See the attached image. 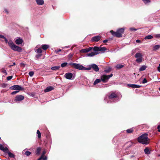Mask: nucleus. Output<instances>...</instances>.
<instances>
[{
    "instance_id": "obj_1",
    "label": "nucleus",
    "mask_w": 160,
    "mask_h": 160,
    "mask_svg": "<svg viewBox=\"0 0 160 160\" xmlns=\"http://www.w3.org/2000/svg\"><path fill=\"white\" fill-rule=\"evenodd\" d=\"M148 135L147 134L145 133L139 137L138 139V142L143 144L145 145L148 144L150 139L148 138Z\"/></svg>"
},
{
    "instance_id": "obj_2",
    "label": "nucleus",
    "mask_w": 160,
    "mask_h": 160,
    "mask_svg": "<svg viewBox=\"0 0 160 160\" xmlns=\"http://www.w3.org/2000/svg\"><path fill=\"white\" fill-rule=\"evenodd\" d=\"M8 43L9 46L12 50L14 51L20 52L22 50V48L21 47L15 45L11 40L8 41Z\"/></svg>"
},
{
    "instance_id": "obj_3",
    "label": "nucleus",
    "mask_w": 160,
    "mask_h": 160,
    "mask_svg": "<svg viewBox=\"0 0 160 160\" xmlns=\"http://www.w3.org/2000/svg\"><path fill=\"white\" fill-rule=\"evenodd\" d=\"M125 29V28H123L118 29L116 32L111 30L110 32L113 36L118 38H121L122 37V34L123 33Z\"/></svg>"
},
{
    "instance_id": "obj_4",
    "label": "nucleus",
    "mask_w": 160,
    "mask_h": 160,
    "mask_svg": "<svg viewBox=\"0 0 160 160\" xmlns=\"http://www.w3.org/2000/svg\"><path fill=\"white\" fill-rule=\"evenodd\" d=\"M68 65L76 69L81 70H86V68L84 67L83 66L80 64L73 62H70L68 63Z\"/></svg>"
},
{
    "instance_id": "obj_5",
    "label": "nucleus",
    "mask_w": 160,
    "mask_h": 160,
    "mask_svg": "<svg viewBox=\"0 0 160 160\" xmlns=\"http://www.w3.org/2000/svg\"><path fill=\"white\" fill-rule=\"evenodd\" d=\"M122 96H118L115 93L111 94L108 97L111 102H116L118 101L121 98Z\"/></svg>"
},
{
    "instance_id": "obj_6",
    "label": "nucleus",
    "mask_w": 160,
    "mask_h": 160,
    "mask_svg": "<svg viewBox=\"0 0 160 160\" xmlns=\"http://www.w3.org/2000/svg\"><path fill=\"white\" fill-rule=\"evenodd\" d=\"M92 68L95 72H97L99 71V69L97 65L95 64H92L88 66L86 68V70H90Z\"/></svg>"
},
{
    "instance_id": "obj_7",
    "label": "nucleus",
    "mask_w": 160,
    "mask_h": 160,
    "mask_svg": "<svg viewBox=\"0 0 160 160\" xmlns=\"http://www.w3.org/2000/svg\"><path fill=\"white\" fill-rule=\"evenodd\" d=\"M135 57L137 59L136 62L138 63H140L142 61V55L139 52L137 53L135 55Z\"/></svg>"
},
{
    "instance_id": "obj_8",
    "label": "nucleus",
    "mask_w": 160,
    "mask_h": 160,
    "mask_svg": "<svg viewBox=\"0 0 160 160\" xmlns=\"http://www.w3.org/2000/svg\"><path fill=\"white\" fill-rule=\"evenodd\" d=\"M113 74H111L109 75H103L101 76V80L104 82H108L109 79L112 77Z\"/></svg>"
},
{
    "instance_id": "obj_9",
    "label": "nucleus",
    "mask_w": 160,
    "mask_h": 160,
    "mask_svg": "<svg viewBox=\"0 0 160 160\" xmlns=\"http://www.w3.org/2000/svg\"><path fill=\"white\" fill-rule=\"evenodd\" d=\"M24 98V97L22 95H17L15 97L14 101L17 103H19L20 101L23 100Z\"/></svg>"
},
{
    "instance_id": "obj_10",
    "label": "nucleus",
    "mask_w": 160,
    "mask_h": 160,
    "mask_svg": "<svg viewBox=\"0 0 160 160\" xmlns=\"http://www.w3.org/2000/svg\"><path fill=\"white\" fill-rule=\"evenodd\" d=\"M10 88L11 90H16L19 91V92L20 90H23V88L21 86L18 85H14L10 87Z\"/></svg>"
},
{
    "instance_id": "obj_11",
    "label": "nucleus",
    "mask_w": 160,
    "mask_h": 160,
    "mask_svg": "<svg viewBox=\"0 0 160 160\" xmlns=\"http://www.w3.org/2000/svg\"><path fill=\"white\" fill-rule=\"evenodd\" d=\"M65 77L67 79H72L73 77V74L71 72L66 73L64 75Z\"/></svg>"
},
{
    "instance_id": "obj_12",
    "label": "nucleus",
    "mask_w": 160,
    "mask_h": 160,
    "mask_svg": "<svg viewBox=\"0 0 160 160\" xmlns=\"http://www.w3.org/2000/svg\"><path fill=\"white\" fill-rule=\"evenodd\" d=\"M92 49V47H90L88 48L82 49L80 51L81 53H86L90 51Z\"/></svg>"
},
{
    "instance_id": "obj_13",
    "label": "nucleus",
    "mask_w": 160,
    "mask_h": 160,
    "mask_svg": "<svg viewBox=\"0 0 160 160\" xmlns=\"http://www.w3.org/2000/svg\"><path fill=\"white\" fill-rule=\"evenodd\" d=\"M127 85L128 87L132 88H138L141 87L140 85L134 84H128Z\"/></svg>"
},
{
    "instance_id": "obj_14",
    "label": "nucleus",
    "mask_w": 160,
    "mask_h": 160,
    "mask_svg": "<svg viewBox=\"0 0 160 160\" xmlns=\"http://www.w3.org/2000/svg\"><path fill=\"white\" fill-rule=\"evenodd\" d=\"M0 149L5 153L8 151V149L6 147H4L3 145L1 144H0Z\"/></svg>"
},
{
    "instance_id": "obj_15",
    "label": "nucleus",
    "mask_w": 160,
    "mask_h": 160,
    "mask_svg": "<svg viewBox=\"0 0 160 160\" xmlns=\"http://www.w3.org/2000/svg\"><path fill=\"white\" fill-rule=\"evenodd\" d=\"M101 37L99 36L93 37L91 39L92 42H98L100 40Z\"/></svg>"
},
{
    "instance_id": "obj_16",
    "label": "nucleus",
    "mask_w": 160,
    "mask_h": 160,
    "mask_svg": "<svg viewBox=\"0 0 160 160\" xmlns=\"http://www.w3.org/2000/svg\"><path fill=\"white\" fill-rule=\"evenodd\" d=\"M15 42L17 44H21L23 42V40L22 38H18L16 39L15 40Z\"/></svg>"
},
{
    "instance_id": "obj_17",
    "label": "nucleus",
    "mask_w": 160,
    "mask_h": 160,
    "mask_svg": "<svg viewBox=\"0 0 160 160\" xmlns=\"http://www.w3.org/2000/svg\"><path fill=\"white\" fill-rule=\"evenodd\" d=\"M53 88L52 86H49L47 87L45 90L44 92H47L51 91L53 90Z\"/></svg>"
},
{
    "instance_id": "obj_18",
    "label": "nucleus",
    "mask_w": 160,
    "mask_h": 160,
    "mask_svg": "<svg viewBox=\"0 0 160 160\" xmlns=\"http://www.w3.org/2000/svg\"><path fill=\"white\" fill-rule=\"evenodd\" d=\"M97 52H91L87 54V56L88 57H92L98 54Z\"/></svg>"
},
{
    "instance_id": "obj_19",
    "label": "nucleus",
    "mask_w": 160,
    "mask_h": 160,
    "mask_svg": "<svg viewBox=\"0 0 160 160\" xmlns=\"http://www.w3.org/2000/svg\"><path fill=\"white\" fill-rule=\"evenodd\" d=\"M6 153H7L8 154V155L9 157L11 158H15V155L12 153L9 152L8 151H8L6 152Z\"/></svg>"
},
{
    "instance_id": "obj_20",
    "label": "nucleus",
    "mask_w": 160,
    "mask_h": 160,
    "mask_svg": "<svg viewBox=\"0 0 160 160\" xmlns=\"http://www.w3.org/2000/svg\"><path fill=\"white\" fill-rule=\"evenodd\" d=\"M37 4L39 5H42L44 3V1L43 0H36Z\"/></svg>"
},
{
    "instance_id": "obj_21",
    "label": "nucleus",
    "mask_w": 160,
    "mask_h": 160,
    "mask_svg": "<svg viewBox=\"0 0 160 160\" xmlns=\"http://www.w3.org/2000/svg\"><path fill=\"white\" fill-rule=\"evenodd\" d=\"M133 144L132 142L130 141L127 142L125 145H127V148H129L132 146Z\"/></svg>"
},
{
    "instance_id": "obj_22",
    "label": "nucleus",
    "mask_w": 160,
    "mask_h": 160,
    "mask_svg": "<svg viewBox=\"0 0 160 160\" xmlns=\"http://www.w3.org/2000/svg\"><path fill=\"white\" fill-rule=\"evenodd\" d=\"M144 151L145 154H150L151 152V151L149 149V148L148 147H147L145 148Z\"/></svg>"
},
{
    "instance_id": "obj_23",
    "label": "nucleus",
    "mask_w": 160,
    "mask_h": 160,
    "mask_svg": "<svg viewBox=\"0 0 160 160\" xmlns=\"http://www.w3.org/2000/svg\"><path fill=\"white\" fill-rule=\"evenodd\" d=\"M160 48V45H157L154 46L153 48V51H157Z\"/></svg>"
},
{
    "instance_id": "obj_24",
    "label": "nucleus",
    "mask_w": 160,
    "mask_h": 160,
    "mask_svg": "<svg viewBox=\"0 0 160 160\" xmlns=\"http://www.w3.org/2000/svg\"><path fill=\"white\" fill-rule=\"evenodd\" d=\"M49 47V46L46 44H43L42 45V48L44 50H46Z\"/></svg>"
},
{
    "instance_id": "obj_25",
    "label": "nucleus",
    "mask_w": 160,
    "mask_h": 160,
    "mask_svg": "<svg viewBox=\"0 0 160 160\" xmlns=\"http://www.w3.org/2000/svg\"><path fill=\"white\" fill-rule=\"evenodd\" d=\"M0 38H2L4 39L6 43H8V41L6 38L4 36L0 34Z\"/></svg>"
},
{
    "instance_id": "obj_26",
    "label": "nucleus",
    "mask_w": 160,
    "mask_h": 160,
    "mask_svg": "<svg viewBox=\"0 0 160 160\" xmlns=\"http://www.w3.org/2000/svg\"><path fill=\"white\" fill-rule=\"evenodd\" d=\"M146 68V67L145 65H142L139 68V71H144L145 70Z\"/></svg>"
},
{
    "instance_id": "obj_27",
    "label": "nucleus",
    "mask_w": 160,
    "mask_h": 160,
    "mask_svg": "<svg viewBox=\"0 0 160 160\" xmlns=\"http://www.w3.org/2000/svg\"><path fill=\"white\" fill-rule=\"evenodd\" d=\"M101 80L100 79H96L95 81L93 83V85H95L98 83H99L101 82Z\"/></svg>"
},
{
    "instance_id": "obj_28",
    "label": "nucleus",
    "mask_w": 160,
    "mask_h": 160,
    "mask_svg": "<svg viewBox=\"0 0 160 160\" xmlns=\"http://www.w3.org/2000/svg\"><path fill=\"white\" fill-rule=\"evenodd\" d=\"M60 68V66H54L51 68V69L53 70H58Z\"/></svg>"
},
{
    "instance_id": "obj_29",
    "label": "nucleus",
    "mask_w": 160,
    "mask_h": 160,
    "mask_svg": "<svg viewBox=\"0 0 160 160\" xmlns=\"http://www.w3.org/2000/svg\"><path fill=\"white\" fill-rule=\"evenodd\" d=\"M153 38V36L152 35H148L145 37V39H150Z\"/></svg>"
},
{
    "instance_id": "obj_30",
    "label": "nucleus",
    "mask_w": 160,
    "mask_h": 160,
    "mask_svg": "<svg viewBox=\"0 0 160 160\" xmlns=\"http://www.w3.org/2000/svg\"><path fill=\"white\" fill-rule=\"evenodd\" d=\"M93 51L94 52L99 51V47H94L93 48H92Z\"/></svg>"
},
{
    "instance_id": "obj_31",
    "label": "nucleus",
    "mask_w": 160,
    "mask_h": 160,
    "mask_svg": "<svg viewBox=\"0 0 160 160\" xmlns=\"http://www.w3.org/2000/svg\"><path fill=\"white\" fill-rule=\"evenodd\" d=\"M41 150V148L40 147L38 148H37L36 152V154L37 155H39L40 153V152Z\"/></svg>"
},
{
    "instance_id": "obj_32",
    "label": "nucleus",
    "mask_w": 160,
    "mask_h": 160,
    "mask_svg": "<svg viewBox=\"0 0 160 160\" xmlns=\"http://www.w3.org/2000/svg\"><path fill=\"white\" fill-rule=\"evenodd\" d=\"M106 50V48L105 47H99V51L103 52Z\"/></svg>"
},
{
    "instance_id": "obj_33",
    "label": "nucleus",
    "mask_w": 160,
    "mask_h": 160,
    "mask_svg": "<svg viewBox=\"0 0 160 160\" xmlns=\"http://www.w3.org/2000/svg\"><path fill=\"white\" fill-rule=\"evenodd\" d=\"M133 131V129L132 128H131L128 129H127L126 131L127 133H131Z\"/></svg>"
},
{
    "instance_id": "obj_34",
    "label": "nucleus",
    "mask_w": 160,
    "mask_h": 160,
    "mask_svg": "<svg viewBox=\"0 0 160 160\" xmlns=\"http://www.w3.org/2000/svg\"><path fill=\"white\" fill-rule=\"evenodd\" d=\"M36 52L37 53H41L42 52V50L41 48H38L37 49H36Z\"/></svg>"
},
{
    "instance_id": "obj_35",
    "label": "nucleus",
    "mask_w": 160,
    "mask_h": 160,
    "mask_svg": "<svg viewBox=\"0 0 160 160\" xmlns=\"http://www.w3.org/2000/svg\"><path fill=\"white\" fill-rule=\"evenodd\" d=\"M37 133L38 134V138H40L41 137V134L40 131L39 130L37 131Z\"/></svg>"
},
{
    "instance_id": "obj_36",
    "label": "nucleus",
    "mask_w": 160,
    "mask_h": 160,
    "mask_svg": "<svg viewBox=\"0 0 160 160\" xmlns=\"http://www.w3.org/2000/svg\"><path fill=\"white\" fill-rule=\"evenodd\" d=\"M31 154V152L28 151H26L25 152V154L27 156L30 155Z\"/></svg>"
},
{
    "instance_id": "obj_37",
    "label": "nucleus",
    "mask_w": 160,
    "mask_h": 160,
    "mask_svg": "<svg viewBox=\"0 0 160 160\" xmlns=\"http://www.w3.org/2000/svg\"><path fill=\"white\" fill-rule=\"evenodd\" d=\"M68 64V63L66 62L63 63L61 64V66L62 68L66 66Z\"/></svg>"
},
{
    "instance_id": "obj_38",
    "label": "nucleus",
    "mask_w": 160,
    "mask_h": 160,
    "mask_svg": "<svg viewBox=\"0 0 160 160\" xmlns=\"http://www.w3.org/2000/svg\"><path fill=\"white\" fill-rule=\"evenodd\" d=\"M123 67V65L121 64H118L116 66V68H121Z\"/></svg>"
},
{
    "instance_id": "obj_39",
    "label": "nucleus",
    "mask_w": 160,
    "mask_h": 160,
    "mask_svg": "<svg viewBox=\"0 0 160 160\" xmlns=\"http://www.w3.org/2000/svg\"><path fill=\"white\" fill-rule=\"evenodd\" d=\"M34 74V72L33 71H31L29 72V75L30 77H32Z\"/></svg>"
},
{
    "instance_id": "obj_40",
    "label": "nucleus",
    "mask_w": 160,
    "mask_h": 160,
    "mask_svg": "<svg viewBox=\"0 0 160 160\" xmlns=\"http://www.w3.org/2000/svg\"><path fill=\"white\" fill-rule=\"evenodd\" d=\"M73 53H69L68 56V58L69 59H70L73 56Z\"/></svg>"
},
{
    "instance_id": "obj_41",
    "label": "nucleus",
    "mask_w": 160,
    "mask_h": 160,
    "mask_svg": "<svg viewBox=\"0 0 160 160\" xmlns=\"http://www.w3.org/2000/svg\"><path fill=\"white\" fill-rule=\"evenodd\" d=\"M129 30L131 31H136L137 30V29L134 28H129Z\"/></svg>"
},
{
    "instance_id": "obj_42",
    "label": "nucleus",
    "mask_w": 160,
    "mask_h": 160,
    "mask_svg": "<svg viewBox=\"0 0 160 160\" xmlns=\"http://www.w3.org/2000/svg\"><path fill=\"white\" fill-rule=\"evenodd\" d=\"M147 82V80L146 78H144L142 80V83L143 84H145Z\"/></svg>"
},
{
    "instance_id": "obj_43",
    "label": "nucleus",
    "mask_w": 160,
    "mask_h": 160,
    "mask_svg": "<svg viewBox=\"0 0 160 160\" xmlns=\"http://www.w3.org/2000/svg\"><path fill=\"white\" fill-rule=\"evenodd\" d=\"M143 2L147 4L150 2V1L149 0H142Z\"/></svg>"
},
{
    "instance_id": "obj_44",
    "label": "nucleus",
    "mask_w": 160,
    "mask_h": 160,
    "mask_svg": "<svg viewBox=\"0 0 160 160\" xmlns=\"http://www.w3.org/2000/svg\"><path fill=\"white\" fill-rule=\"evenodd\" d=\"M111 69L110 68H109L108 69H105L104 70L105 72L106 73H108L110 71Z\"/></svg>"
},
{
    "instance_id": "obj_45",
    "label": "nucleus",
    "mask_w": 160,
    "mask_h": 160,
    "mask_svg": "<svg viewBox=\"0 0 160 160\" xmlns=\"http://www.w3.org/2000/svg\"><path fill=\"white\" fill-rule=\"evenodd\" d=\"M42 56V54H38V55H37L36 56V57L37 58V59H39V58H40L41 57V56Z\"/></svg>"
},
{
    "instance_id": "obj_46",
    "label": "nucleus",
    "mask_w": 160,
    "mask_h": 160,
    "mask_svg": "<svg viewBox=\"0 0 160 160\" xmlns=\"http://www.w3.org/2000/svg\"><path fill=\"white\" fill-rule=\"evenodd\" d=\"M19 92V91H14V92H12V93H11V94L12 95H14V94H16L18 92Z\"/></svg>"
},
{
    "instance_id": "obj_47",
    "label": "nucleus",
    "mask_w": 160,
    "mask_h": 160,
    "mask_svg": "<svg viewBox=\"0 0 160 160\" xmlns=\"http://www.w3.org/2000/svg\"><path fill=\"white\" fill-rule=\"evenodd\" d=\"M12 78V76H8L7 77V79L8 80H11Z\"/></svg>"
},
{
    "instance_id": "obj_48",
    "label": "nucleus",
    "mask_w": 160,
    "mask_h": 160,
    "mask_svg": "<svg viewBox=\"0 0 160 160\" xmlns=\"http://www.w3.org/2000/svg\"><path fill=\"white\" fill-rule=\"evenodd\" d=\"M62 51V50L61 49H59L58 50H56L55 51V52L56 53H57L58 52H61Z\"/></svg>"
},
{
    "instance_id": "obj_49",
    "label": "nucleus",
    "mask_w": 160,
    "mask_h": 160,
    "mask_svg": "<svg viewBox=\"0 0 160 160\" xmlns=\"http://www.w3.org/2000/svg\"><path fill=\"white\" fill-rule=\"evenodd\" d=\"M4 12H5L7 14L8 13V12L7 9L5 8L4 9Z\"/></svg>"
},
{
    "instance_id": "obj_50",
    "label": "nucleus",
    "mask_w": 160,
    "mask_h": 160,
    "mask_svg": "<svg viewBox=\"0 0 160 160\" xmlns=\"http://www.w3.org/2000/svg\"><path fill=\"white\" fill-rule=\"evenodd\" d=\"M155 37L157 38H160V34H157L155 35Z\"/></svg>"
},
{
    "instance_id": "obj_51",
    "label": "nucleus",
    "mask_w": 160,
    "mask_h": 160,
    "mask_svg": "<svg viewBox=\"0 0 160 160\" xmlns=\"http://www.w3.org/2000/svg\"><path fill=\"white\" fill-rule=\"evenodd\" d=\"M47 158L46 156H45V157H43V156H42V159L43 160H47Z\"/></svg>"
},
{
    "instance_id": "obj_52",
    "label": "nucleus",
    "mask_w": 160,
    "mask_h": 160,
    "mask_svg": "<svg viewBox=\"0 0 160 160\" xmlns=\"http://www.w3.org/2000/svg\"><path fill=\"white\" fill-rule=\"evenodd\" d=\"M6 84L5 83H3L2 85V87L3 88H5L6 87Z\"/></svg>"
},
{
    "instance_id": "obj_53",
    "label": "nucleus",
    "mask_w": 160,
    "mask_h": 160,
    "mask_svg": "<svg viewBox=\"0 0 160 160\" xmlns=\"http://www.w3.org/2000/svg\"><path fill=\"white\" fill-rule=\"evenodd\" d=\"M136 42L138 43L141 42V41L139 39L137 40L136 41Z\"/></svg>"
},
{
    "instance_id": "obj_54",
    "label": "nucleus",
    "mask_w": 160,
    "mask_h": 160,
    "mask_svg": "<svg viewBox=\"0 0 160 160\" xmlns=\"http://www.w3.org/2000/svg\"><path fill=\"white\" fill-rule=\"evenodd\" d=\"M108 40H107V39H105V40H103V43H106V42H108Z\"/></svg>"
},
{
    "instance_id": "obj_55",
    "label": "nucleus",
    "mask_w": 160,
    "mask_h": 160,
    "mask_svg": "<svg viewBox=\"0 0 160 160\" xmlns=\"http://www.w3.org/2000/svg\"><path fill=\"white\" fill-rule=\"evenodd\" d=\"M158 70L160 72V67L158 66Z\"/></svg>"
},
{
    "instance_id": "obj_56",
    "label": "nucleus",
    "mask_w": 160,
    "mask_h": 160,
    "mask_svg": "<svg viewBox=\"0 0 160 160\" xmlns=\"http://www.w3.org/2000/svg\"><path fill=\"white\" fill-rule=\"evenodd\" d=\"M2 72L3 73H5L7 74V72L5 70H3Z\"/></svg>"
},
{
    "instance_id": "obj_57",
    "label": "nucleus",
    "mask_w": 160,
    "mask_h": 160,
    "mask_svg": "<svg viewBox=\"0 0 160 160\" xmlns=\"http://www.w3.org/2000/svg\"><path fill=\"white\" fill-rule=\"evenodd\" d=\"M42 156H41V157L38 158L37 160H41L42 159Z\"/></svg>"
},
{
    "instance_id": "obj_58",
    "label": "nucleus",
    "mask_w": 160,
    "mask_h": 160,
    "mask_svg": "<svg viewBox=\"0 0 160 160\" xmlns=\"http://www.w3.org/2000/svg\"><path fill=\"white\" fill-rule=\"evenodd\" d=\"M46 153V152L45 151H44L42 153V156H43V155L45 154Z\"/></svg>"
},
{
    "instance_id": "obj_59",
    "label": "nucleus",
    "mask_w": 160,
    "mask_h": 160,
    "mask_svg": "<svg viewBox=\"0 0 160 160\" xmlns=\"http://www.w3.org/2000/svg\"><path fill=\"white\" fill-rule=\"evenodd\" d=\"M15 65V63L14 62L13 63V65L12 66Z\"/></svg>"
},
{
    "instance_id": "obj_60",
    "label": "nucleus",
    "mask_w": 160,
    "mask_h": 160,
    "mask_svg": "<svg viewBox=\"0 0 160 160\" xmlns=\"http://www.w3.org/2000/svg\"><path fill=\"white\" fill-rule=\"evenodd\" d=\"M134 157V156L133 155H132V156H131V158H133Z\"/></svg>"
},
{
    "instance_id": "obj_61",
    "label": "nucleus",
    "mask_w": 160,
    "mask_h": 160,
    "mask_svg": "<svg viewBox=\"0 0 160 160\" xmlns=\"http://www.w3.org/2000/svg\"><path fill=\"white\" fill-rule=\"evenodd\" d=\"M158 129V132H160V128L159 129Z\"/></svg>"
},
{
    "instance_id": "obj_62",
    "label": "nucleus",
    "mask_w": 160,
    "mask_h": 160,
    "mask_svg": "<svg viewBox=\"0 0 160 160\" xmlns=\"http://www.w3.org/2000/svg\"><path fill=\"white\" fill-rule=\"evenodd\" d=\"M106 98H107V97L105 98V99H104V100H105Z\"/></svg>"
},
{
    "instance_id": "obj_63",
    "label": "nucleus",
    "mask_w": 160,
    "mask_h": 160,
    "mask_svg": "<svg viewBox=\"0 0 160 160\" xmlns=\"http://www.w3.org/2000/svg\"><path fill=\"white\" fill-rule=\"evenodd\" d=\"M159 90L160 91V88H159Z\"/></svg>"
},
{
    "instance_id": "obj_64",
    "label": "nucleus",
    "mask_w": 160,
    "mask_h": 160,
    "mask_svg": "<svg viewBox=\"0 0 160 160\" xmlns=\"http://www.w3.org/2000/svg\"><path fill=\"white\" fill-rule=\"evenodd\" d=\"M158 66L160 67V64H159V66Z\"/></svg>"
}]
</instances>
